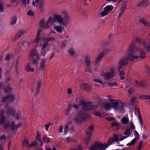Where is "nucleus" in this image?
<instances>
[{
    "label": "nucleus",
    "mask_w": 150,
    "mask_h": 150,
    "mask_svg": "<svg viewBox=\"0 0 150 150\" xmlns=\"http://www.w3.org/2000/svg\"><path fill=\"white\" fill-rule=\"evenodd\" d=\"M139 56H138V57L137 58H140L141 59H143L146 56V53L143 50H140L139 52Z\"/></svg>",
    "instance_id": "26"
},
{
    "label": "nucleus",
    "mask_w": 150,
    "mask_h": 150,
    "mask_svg": "<svg viewBox=\"0 0 150 150\" xmlns=\"http://www.w3.org/2000/svg\"><path fill=\"white\" fill-rule=\"evenodd\" d=\"M27 14L29 16H33L34 15V13L32 11L30 10L27 12Z\"/></svg>",
    "instance_id": "51"
},
{
    "label": "nucleus",
    "mask_w": 150,
    "mask_h": 150,
    "mask_svg": "<svg viewBox=\"0 0 150 150\" xmlns=\"http://www.w3.org/2000/svg\"><path fill=\"white\" fill-rule=\"evenodd\" d=\"M105 109L109 110L111 107L110 104L108 103H103L102 104Z\"/></svg>",
    "instance_id": "32"
},
{
    "label": "nucleus",
    "mask_w": 150,
    "mask_h": 150,
    "mask_svg": "<svg viewBox=\"0 0 150 150\" xmlns=\"http://www.w3.org/2000/svg\"><path fill=\"white\" fill-rule=\"evenodd\" d=\"M118 137L117 134H115L113 135V137L110 138L108 140V142L110 145L114 142H115L118 143Z\"/></svg>",
    "instance_id": "7"
},
{
    "label": "nucleus",
    "mask_w": 150,
    "mask_h": 150,
    "mask_svg": "<svg viewBox=\"0 0 150 150\" xmlns=\"http://www.w3.org/2000/svg\"><path fill=\"white\" fill-rule=\"evenodd\" d=\"M133 43L132 42V43L131 45L129 46L127 57L120 59L118 66V70L119 71H120L122 67L127 64L128 60H129L131 62L137 59V58L138 57V56H135L134 55V51L132 50L133 48Z\"/></svg>",
    "instance_id": "1"
},
{
    "label": "nucleus",
    "mask_w": 150,
    "mask_h": 150,
    "mask_svg": "<svg viewBox=\"0 0 150 150\" xmlns=\"http://www.w3.org/2000/svg\"><path fill=\"white\" fill-rule=\"evenodd\" d=\"M91 137H87L85 140L84 141V144L86 145H88V142H89L91 140Z\"/></svg>",
    "instance_id": "41"
},
{
    "label": "nucleus",
    "mask_w": 150,
    "mask_h": 150,
    "mask_svg": "<svg viewBox=\"0 0 150 150\" xmlns=\"http://www.w3.org/2000/svg\"><path fill=\"white\" fill-rule=\"evenodd\" d=\"M22 44L23 45H29V43L28 42H26L25 40H23L22 42Z\"/></svg>",
    "instance_id": "62"
},
{
    "label": "nucleus",
    "mask_w": 150,
    "mask_h": 150,
    "mask_svg": "<svg viewBox=\"0 0 150 150\" xmlns=\"http://www.w3.org/2000/svg\"><path fill=\"white\" fill-rule=\"evenodd\" d=\"M132 131H130V129H128L124 133V134L125 135H129L131 134Z\"/></svg>",
    "instance_id": "45"
},
{
    "label": "nucleus",
    "mask_w": 150,
    "mask_h": 150,
    "mask_svg": "<svg viewBox=\"0 0 150 150\" xmlns=\"http://www.w3.org/2000/svg\"><path fill=\"white\" fill-rule=\"evenodd\" d=\"M29 145L28 141L26 139H25L23 143V146H26L28 148H29Z\"/></svg>",
    "instance_id": "35"
},
{
    "label": "nucleus",
    "mask_w": 150,
    "mask_h": 150,
    "mask_svg": "<svg viewBox=\"0 0 150 150\" xmlns=\"http://www.w3.org/2000/svg\"><path fill=\"white\" fill-rule=\"evenodd\" d=\"M4 110H0V125L4 124L6 117L4 115Z\"/></svg>",
    "instance_id": "8"
},
{
    "label": "nucleus",
    "mask_w": 150,
    "mask_h": 150,
    "mask_svg": "<svg viewBox=\"0 0 150 150\" xmlns=\"http://www.w3.org/2000/svg\"><path fill=\"white\" fill-rule=\"evenodd\" d=\"M129 120L128 118L124 117L122 118L121 119V121L123 125L127 124Z\"/></svg>",
    "instance_id": "34"
},
{
    "label": "nucleus",
    "mask_w": 150,
    "mask_h": 150,
    "mask_svg": "<svg viewBox=\"0 0 150 150\" xmlns=\"http://www.w3.org/2000/svg\"><path fill=\"white\" fill-rule=\"evenodd\" d=\"M69 110H72V109H77L78 108V105L76 104L75 105L70 104L69 106Z\"/></svg>",
    "instance_id": "36"
},
{
    "label": "nucleus",
    "mask_w": 150,
    "mask_h": 150,
    "mask_svg": "<svg viewBox=\"0 0 150 150\" xmlns=\"http://www.w3.org/2000/svg\"><path fill=\"white\" fill-rule=\"evenodd\" d=\"M42 140L44 142L47 143H48L50 142V139L47 137L45 135H44L43 137Z\"/></svg>",
    "instance_id": "40"
},
{
    "label": "nucleus",
    "mask_w": 150,
    "mask_h": 150,
    "mask_svg": "<svg viewBox=\"0 0 150 150\" xmlns=\"http://www.w3.org/2000/svg\"><path fill=\"white\" fill-rule=\"evenodd\" d=\"M143 46L148 51H150V41L147 45L146 43H144L143 45Z\"/></svg>",
    "instance_id": "39"
},
{
    "label": "nucleus",
    "mask_w": 150,
    "mask_h": 150,
    "mask_svg": "<svg viewBox=\"0 0 150 150\" xmlns=\"http://www.w3.org/2000/svg\"><path fill=\"white\" fill-rule=\"evenodd\" d=\"M55 40V38L53 37H50L46 38L45 40V41L47 42L48 43V42H49L52 41H54Z\"/></svg>",
    "instance_id": "44"
},
{
    "label": "nucleus",
    "mask_w": 150,
    "mask_h": 150,
    "mask_svg": "<svg viewBox=\"0 0 150 150\" xmlns=\"http://www.w3.org/2000/svg\"><path fill=\"white\" fill-rule=\"evenodd\" d=\"M105 54V53L104 52H103L100 54L94 62L96 64L99 63L101 60L102 57H103Z\"/></svg>",
    "instance_id": "14"
},
{
    "label": "nucleus",
    "mask_w": 150,
    "mask_h": 150,
    "mask_svg": "<svg viewBox=\"0 0 150 150\" xmlns=\"http://www.w3.org/2000/svg\"><path fill=\"white\" fill-rule=\"evenodd\" d=\"M139 98L142 100H149L150 99V96H148L145 95H142L139 96Z\"/></svg>",
    "instance_id": "30"
},
{
    "label": "nucleus",
    "mask_w": 150,
    "mask_h": 150,
    "mask_svg": "<svg viewBox=\"0 0 150 150\" xmlns=\"http://www.w3.org/2000/svg\"><path fill=\"white\" fill-rule=\"evenodd\" d=\"M41 82L40 80H38L37 81V85L36 88L35 96L38 94V93L40 89V85Z\"/></svg>",
    "instance_id": "20"
},
{
    "label": "nucleus",
    "mask_w": 150,
    "mask_h": 150,
    "mask_svg": "<svg viewBox=\"0 0 150 150\" xmlns=\"http://www.w3.org/2000/svg\"><path fill=\"white\" fill-rule=\"evenodd\" d=\"M5 124L4 125V127L5 129H6L8 127L9 125L10 124V122L8 121L6 122L5 123Z\"/></svg>",
    "instance_id": "49"
},
{
    "label": "nucleus",
    "mask_w": 150,
    "mask_h": 150,
    "mask_svg": "<svg viewBox=\"0 0 150 150\" xmlns=\"http://www.w3.org/2000/svg\"><path fill=\"white\" fill-rule=\"evenodd\" d=\"M107 84L108 85V86H111V87L114 86H115L117 84V83H111L110 82H109Z\"/></svg>",
    "instance_id": "61"
},
{
    "label": "nucleus",
    "mask_w": 150,
    "mask_h": 150,
    "mask_svg": "<svg viewBox=\"0 0 150 150\" xmlns=\"http://www.w3.org/2000/svg\"><path fill=\"white\" fill-rule=\"evenodd\" d=\"M97 145L98 142H96L93 145L91 146L88 150H98V148Z\"/></svg>",
    "instance_id": "31"
},
{
    "label": "nucleus",
    "mask_w": 150,
    "mask_h": 150,
    "mask_svg": "<svg viewBox=\"0 0 150 150\" xmlns=\"http://www.w3.org/2000/svg\"><path fill=\"white\" fill-rule=\"evenodd\" d=\"M25 69L26 71L28 72H33L34 71V69L33 68L30 67V64L29 63L26 64L25 67Z\"/></svg>",
    "instance_id": "18"
},
{
    "label": "nucleus",
    "mask_w": 150,
    "mask_h": 150,
    "mask_svg": "<svg viewBox=\"0 0 150 150\" xmlns=\"http://www.w3.org/2000/svg\"><path fill=\"white\" fill-rule=\"evenodd\" d=\"M88 116V115L86 113L82 112H78L77 116L74 118V120L77 124H80L84 122Z\"/></svg>",
    "instance_id": "4"
},
{
    "label": "nucleus",
    "mask_w": 150,
    "mask_h": 150,
    "mask_svg": "<svg viewBox=\"0 0 150 150\" xmlns=\"http://www.w3.org/2000/svg\"><path fill=\"white\" fill-rule=\"evenodd\" d=\"M39 24L40 28H45L46 29H47L48 28V26L47 25H46L45 21L42 18L40 21Z\"/></svg>",
    "instance_id": "17"
},
{
    "label": "nucleus",
    "mask_w": 150,
    "mask_h": 150,
    "mask_svg": "<svg viewBox=\"0 0 150 150\" xmlns=\"http://www.w3.org/2000/svg\"><path fill=\"white\" fill-rule=\"evenodd\" d=\"M64 23H62V24H60L59 26L55 25L54 27V28L59 33H61L63 32V29L64 28Z\"/></svg>",
    "instance_id": "11"
},
{
    "label": "nucleus",
    "mask_w": 150,
    "mask_h": 150,
    "mask_svg": "<svg viewBox=\"0 0 150 150\" xmlns=\"http://www.w3.org/2000/svg\"><path fill=\"white\" fill-rule=\"evenodd\" d=\"M124 4H123L122 6L120 9L124 11L127 6V2L125 1H124Z\"/></svg>",
    "instance_id": "47"
},
{
    "label": "nucleus",
    "mask_w": 150,
    "mask_h": 150,
    "mask_svg": "<svg viewBox=\"0 0 150 150\" xmlns=\"http://www.w3.org/2000/svg\"><path fill=\"white\" fill-rule=\"evenodd\" d=\"M81 87L83 88V89L85 91L89 92L91 91V87L86 83H83L81 85Z\"/></svg>",
    "instance_id": "15"
},
{
    "label": "nucleus",
    "mask_w": 150,
    "mask_h": 150,
    "mask_svg": "<svg viewBox=\"0 0 150 150\" xmlns=\"http://www.w3.org/2000/svg\"><path fill=\"white\" fill-rule=\"evenodd\" d=\"M139 22L143 23L144 26H147L150 27V23L148 22L145 21L144 18H141L139 20Z\"/></svg>",
    "instance_id": "22"
},
{
    "label": "nucleus",
    "mask_w": 150,
    "mask_h": 150,
    "mask_svg": "<svg viewBox=\"0 0 150 150\" xmlns=\"http://www.w3.org/2000/svg\"><path fill=\"white\" fill-rule=\"evenodd\" d=\"M10 127L11 128L12 130H14L15 129V123L12 122L11 124Z\"/></svg>",
    "instance_id": "50"
},
{
    "label": "nucleus",
    "mask_w": 150,
    "mask_h": 150,
    "mask_svg": "<svg viewBox=\"0 0 150 150\" xmlns=\"http://www.w3.org/2000/svg\"><path fill=\"white\" fill-rule=\"evenodd\" d=\"M37 143L35 142H33L29 145V147L33 146H35L37 145Z\"/></svg>",
    "instance_id": "60"
},
{
    "label": "nucleus",
    "mask_w": 150,
    "mask_h": 150,
    "mask_svg": "<svg viewBox=\"0 0 150 150\" xmlns=\"http://www.w3.org/2000/svg\"><path fill=\"white\" fill-rule=\"evenodd\" d=\"M93 129V126L91 125L89 126L88 128L86 130L85 132L86 133L87 137H91L92 133L91 131Z\"/></svg>",
    "instance_id": "12"
},
{
    "label": "nucleus",
    "mask_w": 150,
    "mask_h": 150,
    "mask_svg": "<svg viewBox=\"0 0 150 150\" xmlns=\"http://www.w3.org/2000/svg\"><path fill=\"white\" fill-rule=\"evenodd\" d=\"M135 83L139 86L145 88H147L146 83L144 82L139 81H135Z\"/></svg>",
    "instance_id": "13"
},
{
    "label": "nucleus",
    "mask_w": 150,
    "mask_h": 150,
    "mask_svg": "<svg viewBox=\"0 0 150 150\" xmlns=\"http://www.w3.org/2000/svg\"><path fill=\"white\" fill-rule=\"evenodd\" d=\"M42 31V30L40 29H39L38 31L37 35L35 38V40L34 41L35 42L38 43L39 41V37L40 34Z\"/></svg>",
    "instance_id": "21"
},
{
    "label": "nucleus",
    "mask_w": 150,
    "mask_h": 150,
    "mask_svg": "<svg viewBox=\"0 0 150 150\" xmlns=\"http://www.w3.org/2000/svg\"><path fill=\"white\" fill-rule=\"evenodd\" d=\"M135 126L134 124L133 123V122H132L130 124V128L131 129H132L133 130L135 128Z\"/></svg>",
    "instance_id": "55"
},
{
    "label": "nucleus",
    "mask_w": 150,
    "mask_h": 150,
    "mask_svg": "<svg viewBox=\"0 0 150 150\" xmlns=\"http://www.w3.org/2000/svg\"><path fill=\"white\" fill-rule=\"evenodd\" d=\"M110 145V144L109 143L103 144L102 143L98 142L97 145L98 146V148L99 150H105Z\"/></svg>",
    "instance_id": "9"
},
{
    "label": "nucleus",
    "mask_w": 150,
    "mask_h": 150,
    "mask_svg": "<svg viewBox=\"0 0 150 150\" xmlns=\"http://www.w3.org/2000/svg\"><path fill=\"white\" fill-rule=\"evenodd\" d=\"M109 100L110 101V103L111 107L117 110L119 103L118 101L119 100H114L113 99H109Z\"/></svg>",
    "instance_id": "6"
},
{
    "label": "nucleus",
    "mask_w": 150,
    "mask_h": 150,
    "mask_svg": "<svg viewBox=\"0 0 150 150\" xmlns=\"http://www.w3.org/2000/svg\"><path fill=\"white\" fill-rule=\"evenodd\" d=\"M67 42L66 41H64L62 43V47H63L64 48H65L67 47Z\"/></svg>",
    "instance_id": "57"
},
{
    "label": "nucleus",
    "mask_w": 150,
    "mask_h": 150,
    "mask_svg": "<svg viewBox=\"0 0 150 150\" xmlns=\"http://www.w3.org/2000/svg\"><path fill=\"white\" fill-rule=\"evenodd\" d=\"M93 113L96 115L100 117H102V115L100 112L94 111Z\"/></svg>",
    "instance_id": "48"
},
{
    "label": "nucleus",
    "mask_w": 150,
    "mask_h": 150,
    "mask_svg": "<svg viewBox=\"0 0 150 150\" xmlns=\"http://www.w3.org/2000/svg\"><path fill=\"white\" fill-rule=\"evenodd\" d=\"M107 120L109 121H115V119L113 117H108L107 118Z\"/></svg>",
    "instance_id": "53"
},
{
    "label": "nucleus",
    "mask_w": 150,
    "mask_h": 150,
    "mask_svg": "<svg viewBox=\"0 0 150 150\" xmlns=\"http://www.w3.org/2000/svg\"><path fill=\"white\" fill-rule=\"evenodd\" d=\"M24 33V31L23 30H21L14 37V40H16L17 38H19Z\"/></svg>",
    "instance_id": "25"
},
{
    "label": "nucleus",
    "mask_w": 150,
    "mask_h": 150,
    "mask_svg": "<svg viewBox=\"0 0 150 150\" xmlns=\"http://www.w3.org/2000/svg\"><path fill=\"white\" fill-rule=\"evenodd\" d=\"M134 135L135 137L134 139H136V140H138L139 139V135L136 130H134Z\"/></svg>",
    "instance_id": "43"
},
{
    "label": "nucleus",
    "mask_w": 150,
    "mask_h": 150,
    "mask_svg": "<svg viewBox=\"0 0 150 150\" xmlns=\"http://www.w3.org/2000/svg\"><path fill=\"white\" fill-rule=\"evenodd\" d=\"M29 58L30 61H31L33 64H36L39 61V57L38 56V51L33 49L29 52Z\"/></svg>",
    "instance_id": "3"
},
{
    "label": "nucleus",
    "mask_w": 150,
    "mask_h": 150,
    "mask_svg": "<svg viewBox=\"0 0 150 150\" xmlns=\"http://www.w3.org/2000/svg\"><path fill=\"white\" fill-rule=\"evenodd\" d=\"M149 2L146 0H143L139 2V4L137 5L138 7L142 6L144 7H146L148 4Z\"/></svg>",
    "instance_id": "16"
},
{
    "label": "nucleus",
    "mask_w": 150,
    "mask_h": 150,
    "mask_svg": "<svg viewBox=\"0 0 150 150\" xmlns=\"http://www.w3.org/2000/svg\"><path fill=\"white\" fill-rule=\"evenodd\" d=\"M108 13V12L105 10L104 11H102L100 14L102 16H104L106 15Z\"/></svg>",
    "instance_id": "54"
},
{
    "label": "nucleus",
    "mask_w": 150,
    "mask_h": 150,
    "mask_svg": "<svg viewBox=\"0 0 150 150\" xmlns=\"http://www.w3.org/2000/svg\"><path fill=\"white\" fill-rule=\"evenodd\" d=\"M48 45V43L47 42H45L43 44L42 47V50L44 49Z\"/></svg>",
    "instance_id": "58"
},
{
    "label": "nucleus",
    "mask_w": 150,
    "mask_h": 150,
    "mask_svg": "<svg viewBox=\"0 0 150 150\" xmlns=\"http://www.w3.org/2000/svg\"><path fill=\"white\" fill-rule=\"evenodd\" d=\"M17 18L16 16H13L12 17L10 22V24L11 25H13L16 23V21Z\"/></svg>",
    "instance_id": "33"
},
{
    "label": "nucleus",
    "mask_w": 150,
    "mask_h": 150,
    "mask_svg": "<svg viewBox=\"0 0 150 150\" xmlns=\"http://www.w3.org/2000/svg\"><path fill=\"white\" fill-rule=\"evenodd\" d=\"M20 66L19 63H18V61H17L16 63V71H17V69Z\"/></svg>",
    "instance_id": "59"
},
{
    "label": "nucleus",
    "mask_w": 150,
    "mask_h": 150,
    "mask_svg": "<svg viewBox=\"0 0 150 150\" xmlns=\"http://www.w3.org/2000/svg\"><path fill=\"white\" fill-rule=\"evenodd\" d=\"M91 57L90 56L86 55L83 59L84 62L86 64V68L85 70L86 71H89L91 69Z\"/></svg>",
    "instance_id": "5"
},
{
    "label": "nucleus",
    "mask_w": 150,
    "mask_h": 150,
    "mask_svg": "<svg viewBox=\"0 0 150 150\" xmlns=\"http://www.w3.org/2000/svg\"><path fill=\"white\" fill-rule=\"evenodd\" d=\"M79 103L82 105L81 108L82 111H86L87 110H91L96 109V106L91 105V103L88 101L86 102L84 97L81 96L79 97Z\"/></svg>",
    "instance_id": "2"
},
{
    "label": "nucleus",
    "mask_w": 150,
    "mask_h": 150,
    "mask_svg": "<svg viewBox=\"0 0 150 150\" xmlns=\"http://www.w3.org/2000/svg\"><path fill=\"white\" fill-rule=\"evenodd\" d=\"M45 59L44 58H42L40 62V69L41 70L43 69L44 68V65L45 63Z\"/></svg>",
    "instance_id": "27"
},
{
    "label": "nucleus",
    "mask_w": 150,
    "mask_h": 150,
    "mask_svg": "<svg viewBox=\"0 0 150 150\" xmlns=\"http://www.w3.org/2000/svg\"><path fill=\"white\" fill-rule=\"evenodd\" d=\"M8 114L12 116H14L15 111L12 108L9 107L8 109Z\"/></svg>",
    "instance_id": "23"
},
{
    "label": "nucleus",
    "mask_w": 150,
    "mask_h": 150,
    "mask_svg": "<svg viewBox=\"0 0 150 150\" xmlns=\"http://www.w3.org/2000/svg\"><path fill=\"white\" fill-rule=\"evenodd\" d=\"M3 3L2 2H0V11L2 12L4 11V9L3 7Z\"/></svg>",
    "instance_id": "52"
},
{
    "label": "nucleus",
    "mask_w": 150,
    "mask_h": 150,
    "mask_svg": "<svg viewBox=\"0 0 150 150\" xmlns=\"http://www.w3.org/2000/svg\"><path fill=\"white\" fill-rule=\"evenodd\" d=\"M138 117H139V122H141V125L142 126V117H141V114L140 113H139L138 114Z\"/></svg>",
    "instance_id": "56"
},
{
    "label": "nucleus",
    "mask_w": 150,
    "mask_h": 150,
    "mask_svg": "<svg viewBox=\"0 0 150 150\" xmlns=\"http://www.w3.org/2000/svg\"><path fill=\"white\" fill-rule=\"evenodd\" d=\"M111 125L112 127H114L117 126L119 125L117 123V122H112Z\"/></svg>",
    "instance_id": "63"
},
{
    "label": "nucleus",
    "mask_w": 150,
    "mask_h": 150,
    "mask_svg": "<svg viewBox=\"0 0 150 150\" xmlns=\"http://www.w3.org/2000/svg\"><path fill=\"white\" fill-rule=\"evenodd\" d=\"M137 141L136 140V139H133L130 143L127 144V146H134L135 145V143Z\"/></svg>",
    "instance_id": "38"
},
{
    "label": "nucleus",
    "mask_w": 150,
    "mask_h": 150,
    "mask_svg": "<svg viewBox=\"0 0 150 150\" xmlns=\"http://www.w3.org/2000/svg\"><path fill=\"white\" fill-rule=\"evenodd\" d=\"M35 139H37L40 142V146H42L43 145V143L42 142V141L40 138V132H37Z\"/></svg>",
    "instance_id": "19"
},
{
    "label": "nucleus",
    "mask_w": 150,
    "mask_h": 150,
    "mask_svg": "<svg viewBox=\"0 0 150 150\" xmlns=\"http://www.w3.org/2000/svg\"><path fill=\"white\" fill-rule=\"evenodd\" d=\"M125 104L122 103L121 105L118 104V107L117 108V110H120L121 112H123L124 110Z\"/></svg>",
    "instance_id": "28"
},
{
    "label": "nucleus",
    "mask_w": 150,
    "mask_h": 150,
    "mask_svg": "<svg viewBox=\"0 0 150 150\" xmlns=\"http://www.w3.org/2000/svg\"><path fill=\"white\" fill-rule=\"evenodd\" d=\"M140 42V40H139V39L138 38H136V39H134L132 42L131 43V44H132V43H133V49H132V50L134 51L133 50V49L134 48V42ZM131 45L130 46H131Z\"/></svg>",
    "instance_id": "46"
},
{
    "label": "nucleus",
    "mask_w": 150,
    "mask_h": 150,
    "mask_svg": "<svg viewBox=\"0 0 150 150\" xmlns=\"http://www.w3.org/2000/svg\"><path fill=\"white\" fill-rule=\"evenodd\" d=\"M113 8V6L111 5H109L105 7L104 8V9L108 12L112 10Z\"/></svg>",
    "instance_id": "37"
},
{
    "label": "nucleus",
    "mask_w": 150,
    "mask_h": 150,
    "mask_svg": "<svg viewBox=\"0 0 150 150\" xmlns=\"http://www.w3.org/2000/svg\"><path fill=\"white\" fill-rule=\"evenodd\" d=\"M124 12V11L122 10L121 9H120L118 17H121L122 16V14H123Z\"/></svg>",
    "instance_id": "64"
},
{
    "label": "nucleus",
    "mask_w": 150,
    "mask_h": 150,
    "mask_svg": "<svg viewBox=\"0 0 150 150\" xmlns=\"http://www.w3.org/2000/svg\"><path fill=\"white\" fill-rule=\"evenodd\" d=\"M68 52L71 55H74L75 53V52L73 48H69Z\"/></svg>",
    "instance_id": "42"
},
{
    "label": "nucleus",
    "mask_w": 150,
    "mask_h": 150,
    "mask_svg": "<svg viewBox=\"0 0 150 150\" xmlns=\"http://www.w3.org/2000/svg\"><path fill=\"white\" fill-rule=\"evenodd\" d=\"M54 20L57 21L60 24H62L63 22V17L61 15H55L54 16Z\"/></svg>",
    "instance_id": "10"
},
{
    "label": "nucleus",
    "mask_w": 150,
    "mask_h": 150,
    "mask_svg": "<svg viewBox=\"0 0 150 150\" xmlns=\"http://www.w3.org/2000/svg\"><path fill=\"white\" fill-rule=\"evenodd\" d=\"M71 124L70 121L67 122V125H65L64 127V131L65 134H67L68 130L69 129V127Z\"/></svg>",
    "instance_id": "29"
},
{
    "label": "nucleus",
    "mask_w": 150,
    "mask_h": 150,
    "mask_svg": "<svg viewBox=\"0 0 150 150\" xmlns=\"http://www.w3.org/2000/svg\"><path fill=\"white\" fill-rule=\"evenodd\" d=\"M115 74L113 72L112 73L107 72L105 74V77L107 79H109L112 78Z\"/></svg>",
    "instance_id": "24"
}]
</instances>
